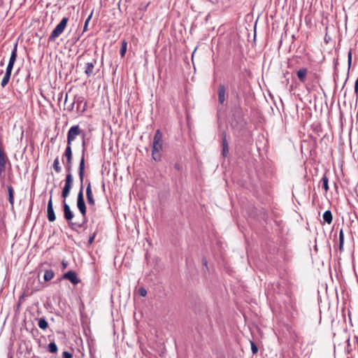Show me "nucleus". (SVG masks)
I'll return each instance as SVG.
<instances>
[{"label":"nucleus","instance_id":"nucleus-1","mask_svg":"<svg viewBox=\"0 0 358 358\" xmlns=\"http://www.w3.org/2000/svg\"><path fill=\"white\" fill-rule=\"evenodd\" d=\"M163 148L162 134L159 129H157L155 134L152 145V157L156 162L161 160V150Z\"/></svg>","mask_w":358,"mask_h":358},{"label":"nucleus","instance_id":"nucleus-2","mask_svg":"<svg viewBox=\"0 0 358 358\" xmlns=\"http://www.w3.org/2000/svg\"><path fill=\"white\" fill-rule=\"evenodd\" d=\"M63 209H64V217L67 220L69 227L73 231L82 228L85 223L82 220L81 222H73L72 219L74 216L73 213L71 211L70 206L66 202V200L63 201Z\"/></svg>","mask_w":358,"mask_h":358},{"label":"nucleus","instance_id":"nucleus-3","mask_svg":"<svg viewBox=\"0 0 358 358\" xmlns=\"http://www.w3.org/2000/svg\"><path fill=\"white\" fill-rule=\"evenodd\" d=\"M89 56V54H85L80 55L78 59L85 61L83 64L82 62L80 64V66H83V69L87 78L91 77L94 75V67L97 63V60L96 58H92L90 60L87 61V57Z\"/></svg>","mask_w":358,"mask_h":358},{"label":"nucleus","instance_id":"nucleus-4","mask_svg":"<svg viewBox=\"0 0 358 358\" xmlns=\"http://www.w3.org/2000/svg\"><path fill=\"white\" fill-rule=\"evenodd\" d=\"M77 207L82 215V220L85 224L87 221V207L83 196V185H80V190L77 197Z\"/></svg>","mask_w":358,"mask_h":358},{"label":"nucleus","instance_id":"nucleus-5","mask_svg":"<svg viewBox=\"0 0 358 358\" xmlns=\"http://www.w3.org/2000/svg\"><path fill=\"white\" fill-rule=\"evenodd\" d=\"M68 17H64L60 21V22L56 26V27L51 32L48 41H53L56 38H57L64 30L66 27L68 22Z\"/></svg>","mask_w":358,"mask_h":358},{"label":"nucleus","instance_id":"nucleus-6","mask_svg":"<svg viewBox=\"0 0 358 358\" xmlns=\"http://www.w3.org/2000/svg\"><path fill=\"white\" fill-rule=\"evenodd\" d=\"M83 131L79 125L72 126L67 133V144L71 145L76 137L82 134Z\"/></svg>","mask_w":358,"mask_h":358},{"label":"nucleus","instance_id":"nucleus-7","mask_svg":"<svg viewBox=\"0 0 358 358\" xmlns=\"http://www.w3.org/2000/svg\"><path fill=\"white\" fill-rule=\"evenodd\" d=\"M73 176H66L65 185L62 192V196L64 198V200H66L70 194L71 189L73 186Z\"/></svg>","mask_w":358,"mask_h":358},{"label":"nucleus","instance_id":"nucleus-8","mask_svg":"<svg viewBox=\"0 0 358 358\" xmlns=\"http://www.w3.org/2000/svg\"><path fill=\"white\" fill-rule=\"evenodd\" d=\"M50 193V198L48 201V206H47V217H48V220L50 222H54L56 220V216H55V213L54 211L52 199V190H51Z\"/></svg>","mask_w":358,"mask_h":358},{"label":"nucleus","instance_id":"nucleus-9","mask_svg":"<svg viewBox=\"0 0 358 358\" xmlns=\"http://www.w3.org/2000/svg\"><path fill=\"white\" fill-rule=\"evenodd\" d=\"M8 161V157L0 145V177L2 176L6 171V165Z\"/></svg>","mask_w":358,"mask_h":358},{"label":"nucleus","instance_id":"nucleus-10","mask_svg":"<svg viewBox=\"0 0 358 358\" xmlns=\"http://www.w3.org/2000/svg\"><path fill=\"white\" fill-rule=\"evenodd\" d=\"M17 43H15L14 47H13V50L11 52L10 57L8 64L7 65L6 69V71H8L9 73H12L13 65H14L15 62L16 60V58H17Z\"/></svg>","mask_w":358,"mask_h":358},{"label":"nucleus","instance_id":"nucleus-11","mask_svg":"<svg viewBox=\"0 0 358 358\" xmlns=\"http://www.w3.org/2000/svg\"><path fill=\"white\" fill-rule=\"evenodd\" d=\"M86 183L87 184V188H86V196H87V203L90 206H94L95 200L94 199V196L92 194L91 182L90 180H86Z\"/></svg>","mask_w":358,"mask_h":358},{"label":"nucleus","instance_id":"nucleus-12","mask_svg":"<svg viewBox=\"0 0 358 358\" xmlns=\"http://www.w3.org/2000/svg\"><path fill=\"white\" fill-rule=\"evenodd\" d=\"M64 279L69 280L73 285H77L80 282V279L78 278L77 274L73 271H69L63 275Z\"/></svg>","mask_w":358,"mask_h":358},{"label":"nucleus","instance_id":"nucleus-13","mask_svg":"<svg viewBox=\"0 0 358 358\" xmlns=\"http://www.w3.org/2000/svg\"><path fill=\"white\" fill-rule=\"evenodd\" d=\"M78 175L80 182V185H83L84 176H85V157H80V161L78 167Z\"/></svg>","mask_w":358,"mask_h":358},{"label":"nucleus","instance_id":"nucleus-14","mask_svg":"<svg viewBox=\"0 0 358 358\" xmlns=\"http://www.w3.org/2000/svg\"><path fill=\"white\" fill-rule=\"evenodd\" d=\"M222 155L223 157H227L229 153V145L227 140V134L225 131H223L222 133Z\"/></svg>","mask_w":358,"mask_h":358},{"label":"nucleus","instance_id":"nucleus-15","mask_svg":"<svg viewBox=\"0 0 358 358\" xmlns=\"http://www.w3.org/2000/svg\"><path fill=\"white\" fill-rule=\"evenodd\" d=\"M226 88L224 85L220 84L218 87V101L223 104L225 101Z\"/></svg>","mask_w":358,"mask_h":358},{"label":"nucleus","instance_id":"nucleus-16","mask_svg":"<svg viewBox=\"0 0 358 358\" xmlns=\"http://www.w3.org/2000/svg\"><path fill=\"white\" fill-rule=\"evenodd\" d=\"M63 157L66 158L67 162H72L73 159V153L71 145L67 144L66 148L65 149Z\"/></svg>","mask_w":358,"mask_h":358},{"label":"nucleus","instance_id":"nucleus-17","mask_svg":"<svg viewBox=\"0 0 358 358\" xmlns=\"http://www.w3.org/2000/svg\"><path fill=\"white\" fill-rule=\"evenodd\" d=\"M307 73H308V69L306 68H302V69H300L298 71H297V76H298V78L299 80L301 82V83H305L306 80V76H307Z\"/></svg>","mask_w":358,"mask_h":358},{"label":"nucleus","instance_id":"nucleus-18","mask_svg":"<svg viewBox=\"0 0 358 358\" xmlns=\"http://www.w3.org/2000/svg\"><path fill=\"white\" fill-rule=\"evenodd\" d=\"M322 217L324 221L327 224H331L332 222V213L329 210H327L324 213Z\"/></svg>","mask_w":358,"mask_h":358},{"label":"nucleus","instance_id":"nucleus-19","mask_svg":"<svg viewBox=\"0 0 358 358\" xmlns=\"http://www.w3.org/2000/svg\"><path fill=\"white\" fill-rule=\"evenodd\" d=\"M339 251L342 252L343 251V245H344V232L341 229L339 231Z\"/></svg>","mask_w":358,"mask_h":358},{"label":"nucleus","instance_id":"nucleus-20","mask_svg":"<svg viewBox=\"0 0 358 358\" xmlns=\"http://www.w3.org/2000/svg\"><path fill=\"white\" fill-rule=\"evenodd\" d=\"M11 73L6 71L5 75L1 80V85L2 87H5L8 83L10 78Z\"/></svg>","mask_w":358,"mask_h":358},{"label":"nucleus","instance_id":"nucleus-21","mask_svg":"<svg viewBox=\"0 0 358 358\" xmlns=\"http://www.w3.org/2000/svg\"><path fill=\"white\" fill-rule=\"evenodd\" d=\"M55 273L52 270H45L43 278L45 281H50L53 278Z\"/></svg>","mask_w":358,"mask_h":358},{"label":"nucleus","instance_id":"nucleus-22","mask_svg":"<svg viewBox=\"0 0 358 358\" xmlns=\"http://www.w3.org/2000/svg\"><path fill=\"white\" fill-rule=\"evenodd\" d=\"M8 200L10 203L13 206L14 203V190L12 186H8Z\"/></svg>","mask_w":358,"mask_h":358},{"label":"nucleus","instance_id":"nucleus-23","mask_svg":"<svg viewBox=\"0 0 358 358\" xmlns=\"http://www.w3.org/2000/svg\"><path fill=\"white\" fill-rule=\"evenodd\" d=\"M52 167L54 169V170L57 173H60L62 171V168L61 166H59V158L58 157H56L54 160V162H53V164H52Z\"/></svg>","mask_w":358,"mask_h":358},{"label":"nucleus","instance_id":"nucleus-24","mask_svg":"<svg viewBox=\"0 0 358 358\" xmlns=\"http://www.w3.org/2000/svg\"><path fill=\"white\" fill-rule=\"evenodd\" d=\"M127 48V43L125 40L122 41L121 48H120V55L122 57H124Z\"/></svg>","mask_w":358,"mask_h":358},{"label":"nucleus","instance_id":"nucleus-25","mask_svg":"<svg viewBox=\"0 0 358 358\" xmlns=\"http://www.w3.org/2000/svg\"><path fill=\"white\" fill-rule=\"evenodd\" d=\"M322 182V187L324 189V190L326 192H327L329 190V185H328V182H329V179L327 176L326 174H324L323 176V177L322 178V180H321Z\"/></svg>","mask_w":358,"mask_h":358},{"label":"nucleus","instance_id":"nucleus-26","mask_svg":"<svg viewBox=\"0 0 358 358\" xmlns=\"http://www.w3.org/2000/svg\"><path fill=\"white\" fill-rule=\"evenodd\" d=\"M38 324V327L41 329H43V330L46 329L48 328V322L43 317L39 319Z\"/></svg>","mask_w":358,"mask_h":358},{"label":"nucleus","instance_id":"nucleus-27","mask_svg":"<svg viewBox=\"0 0 358 358\" xmlns=\"http://www.w3.org/2000/svg\"><path fill=\"white\" fill-rule=\"evenodd\" d=\"M48 350L51 353H56L58 350L57 346L55 342H51L48 346Z\"/></svg>","mask_w":358,"mask_h":358},{"label":"nucleus","instance_id":"nucleus-28","mask_svg":"<svg viewBox=\"0 0 358 358\" xmlns=\"http://www.w3.org/2000/svg\"><path fill=\"white\" fill-rule=\"evenodd\" d=\"M72 162H66L65 169L66 171V176H73L72 175Z\"/></svg>","mask_w":358,"mask_h":358},{"label":"nucleus","instance_id":"nucleus-29","mask_svg":"<svg viewBox=\"0 0 358 358\" xmlns=\"http://www.w3.org/2000/svg\"><path fill=\"white\" fill-rule=\"evenodd\" d=\"M82 153H81V156H83V157H85V152H86V142H85V138H83V142H82Z\"/></svg>","mask_w":358,"mask_h":358},{"label":"nucleus","instance_id":"nucleus-30","mask_svg":"<svg viewBox=\"0 0 358 358\" xmlns=\"http://www.w3.org/2000/svg\"><path fill=\"white\" fill-rule=\"evenodd\" d=\"M138 292L141 296H145L147 295V290L144 287H140Z\"/></svg>","mask_w":358,"mask_h":358},{"label":"nucleus","instance_id":"nucleus-31","mask_svg":"<svg viewBox=\"0 0 358 358\" xmlns=\"http://www.w3.org/2000/svg\"><path fill=\"white\" fill-rule=\"evenodd\" d=\"M62 358H73V355L68 351H64L62 353Z\"/></svg>","mask_w":358,"mask_h":358},{"label":"nucleus","instance_id":"nucleus-32","mask_svg":"<svg viewBox=\"0 0 358 358\" xmlns=\"http://www.w3.org/2000/svg\"><path fill=\"white\" fill-rule=\"evenodd\" d=\"M96 231H94V232L92 234V236H90L89 240H88V244H89V245H91V244L93 243V241H94V238H95V237H96Z\"/></svg>","mask_w":358,"mask_h":358},{"label":"nucleus","instance_id":"nucleus-33","mask_svg":"<svg viewBox=\"0 0 358 358\" xmlns=\"http://www.w3.org/2000/svg\"><path fill=\"white\" fill-rule=\"evenodd\" d=\"M92 15V13L90 15V16L85 20V25H84V29H83L84 31L87 30V26H88V23L90 21V20H91Z\"/></svg>","mask_w":358,"mask_h":358},{"label":"nucleus","instance_id":"nucleus-34","mask_svg":"<svg viewBox=\"0 0 358 358\" xmlns=\"http://www.w3.org/2000/svg\"><path fill=\"white\" fill-rule=\"evenodd\" d=\"M251 350L253 354L257 353L258 351L257 345L253 342H251Z\"/></svg>","mask_w":358,"mask_h":358},{"label":"nucleus","instance_id":"nucleus-35","mask_svg":"<svg viewBox=\"0 0 358 358\" xmlns=\"http://www.w3.org/2000/svg\"><path fill=\"white\" fill-rule=\"evenodd\" d=\"M348 62L349 67L351 66L352 62V50H350L348 54Z\"/></svg>","mask_w":358,"mask_h":358},{"label":"nucleus","instance_id":"nucleus-36","mask_svg":"<svg viewBox=\"0 0 358 358\" xmlns=\"http://www.w3.org/2000/svg\"><path fill=\"white\" fill-rule=\"evenodd\" d=\"M174 168L178 170V171H180L181 169V166L178 164V163H176L174 164Z\"/></svg>","mask_w":358,"mask_h":358},{"label":"nucleus","instance_id":"nucleus-37","mask_svg":"<svg viewBox=\"0 0 358 358\" xmlns=\"http://www.w3.org/2000/svg\"><path fill=\"white\" fill-rule=\"evenodd\" d=\"M312 352V348H308L307 352H306V355H308Z\"/></svg>","mask_w":358,"mask_h":358},{"label":"nucleus","instance_id":"nucleus-38","mask_svg":"<svg viewBox=\"0 0 358 358\" xmlns=\"http://www.w3.org/2000/svg\"><path fill=\"white\" fill-rule=\"evenodd\" d=\"M75 102H73L71 105H70V108H69V110H72L73 109Z\"/></svg>","mask_w":358,"mask_h":358},{"label":"nucleus","instance_id":"nucleus-39","mask_svg":"<svg viewBox=\"0 0 358 358\" xmlns=\"http://www.w3.org/2000/svg\"><path fill=\"white\" fill-rule=\"evenodd\" d=\"M0 66H4V59H1V61L0 62Z\"/></svg>","mask_w":358,"mask_h":358},{"label":"nucleus","instance_id":"nucleus-40","mask_svg":"<svg viewBox=\"0 0 358 358\" xmlns=\"http://www.w3.org/2000/svg\"><path fill=\"white\" fill-rule=\"evenodd\" d=\"M202 262H203V265L207 266V263H208V262H207L206 259H203Z\"/></svg>","mask_w":358,"mask_h":358},{"label":"nucleus","instance_id":"nucleus-41","mask_svg":"<svg viewBox=\"0 0 358 358\" xmlns=\"http://www.w3.org/2000/svg\"><path fill=\"white\" fill-rule=\"evenodd\" d=\"M315 343V340H313V341L310 343V344L311 345H313Z\"/></svg>","mask_w":358,"mask_h":358},{"label":"nucleus","instance_id":"nucleus-42","mask_svg":"<svg viewBox=\"0 0 358 358\" xmlns=\"http://www.w3.org/2000/svg\"><path fill=\"white\" fill-rule=\"evenodd\" d=\"M82 99V97H78V98L77 101H78V102H81V101H82V100H80V99Z\"/></svg>","mask_w":358,"mask_h":358},{"label":"nucleus","instance_id":"nucleus-43","mask_svg":"<svg viewBox=\"0 0 358 358\" xmlns=\"http://www.w3.org/2000/svg\"><path fill=\"white\" fill-rule=\"evenodd\" d=\"M337 64H338V62H337V60H336V61L335 62V63H334V66H335V67H336Z\"/></svg>","mask_w":358,"mask_h":358},{"label":"nucleus","instance_id":"nucleus-44","mask_svg":"<svg viewBox=\"0 0 358 358\" xmlns=\"http://www.w3.org/2000/svg\"><path fill=\"white\" fill-rule=\"evenodd\" d=\"M62 264H63L64 267H66V263H64V262H62Z\"/></svg>","mask_w":358,"mask_h":358},{"label":"nucleus","instance_id":"nucleus-45","mask_svg":"<svg viewBox=\"0 0 358 358\" xmlns=\"http://www.w3.org/2000/svg\"><path fill=\"white\" fill-rule=\"evenodd\" d=\"M67 97H68V95L66 94V95L65 101H66Z\"/></svg>","mask_w":358,"mask_h":358},{"label":"nucleus","instance_id":"nucleus-46","mask_svg":"<svg viewBox=\"0 0 358 358\" xmlns=\"http://www.w3.org/2000/svg\"><path fill=\"white\" fill-rule=\"evenodd\" d=\"M2 73H3V70H1V71H0V74H1Z\"/></svg>","mask_w":358,"mask_h":358},{"label":"nucleus","instance_id":"nucleus-47","mask_svg":"<svg viewBox=\"0 0 358 358\" xmlns=\"http://www.w3.org/2000/svg\"><path fill=\"white\" fill-rule=\"evenodd\" d=\"M11 358V357H10Z\"/></svg>","mask_w":358,"mask_h":358}]
</instances>
